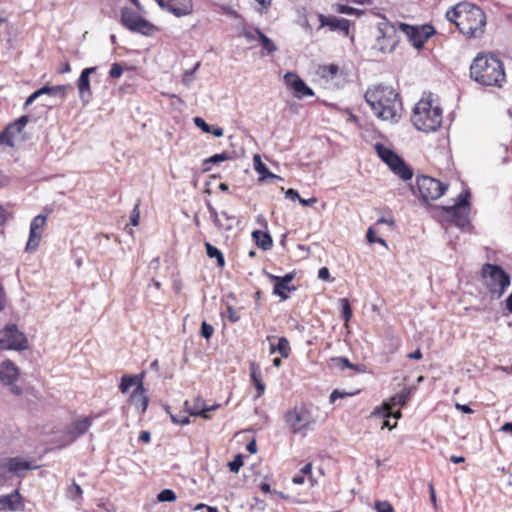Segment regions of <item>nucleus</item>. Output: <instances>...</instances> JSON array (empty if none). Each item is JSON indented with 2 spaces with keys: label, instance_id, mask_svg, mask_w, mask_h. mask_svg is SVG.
I'll list each match as a JSON object with an SVG mask.
<instances>
[{
  "label": "nucleus",
  "instance_id": "nucleus-22",
  "mask_svg": "<svg viewBox=\"0 0 512 512\" xmlns=\"http://www.w3.org/2000/svg\"><path fill=\"white\" fill-rule=\"evenodd\" d=\"M318 19L320 22L319 28L327 26L331 31H339L342 32L344 36H349L350 20L336 16H325L323 14H318Z\"/></svg>",
  "mask_w": 512,
  "mask_h": 512
},
{
  "label": "nucleus",
  "instance_id": "nucleus-35",
  "mask_svg": "<svg viewBox=\"0 0 512 512\" xmlns=\"http://www.w3.org/2000/svg\"><path fill=\"white\" fill-rule=\"evenodd\" d=\"M185 407L191 416H200L203 414V410L205 407V401L204 399L197 397L194 401V404L192 407H189L188 401H185Z\"/></svg>",
  "mask_w": 512,
  "mask_h": 512
},
{
  "label": "nucleus",
  "instance_id": "nucleus-40",
  "mask_svg": "<svg viewBox=\"0 0 512 512\" xmlns=\"http://www.w3.org/2000/svg\"><path fill=\"white\" fill-rule=\"evenodd\" d=\"M177 498L175 492L171 489H164L160 491L157 495V500L159 502H173Z\"/></svg>",
  "mask_w": 512,
  "mask_h": 512
},
{
  "label": "nucleus",
  "instance_id": "nucleus-1",
  "mask_svg": "<svg viewBox=\"0 0 512 512\" xmlns=\"http://www.w3.org/2000/svg\"><path fill=\"white\" fill-rule=\"evenodd\" d=\"M364 97L375 116L384 121H397L402 105L394 88L379 84L369 88Z\"/></svg>",
  "mask_w": 512,
  "mask_h": 512
},
{
  "label": "nucleus",
  "instance_id": "nucleus-11",
  "mask_svg": "<svg viewBox=\"0 0 512 512\" xmlns=\"http://www.w3.org/2000/svg\"><path fill=\"white\" fill-rule=\"evenodd\" d=\"M27 348L28 340L15 324L7 325L0 330V349L22 351Z\"/></svg>",
  "mask_w": 512,
  "mask_h": 512
},
{
  "label": "nucleus",
  "instance_id": "nucleus-13",
  "mask_svg": "<svg viewBox=\"0 0 512 512\" xmlns=\"http://www.w3.org/2000/svg\"><path fill=\"white\" fill-rule=\"evenodd\" d=\"M398 29L407 36L409 42L417 49H421L424 43L436 33L434 27L428 24L418 27L399 23Z\"/></svg>",
  "mask_w": 512,
  "mask_h": 512
},
{
  "label": "nucleus",
  "instance_id": "nucleus-52",
  "mask_svg": "<svg viewBox=\"0 0 512 512\" xmlns=\"http://www.w3.org/2000/svg\"><path fill=\"white\" fill-rule=\"evenodd\" d=\"M139 220H140V211H139V203H137L132 212H131V215H130V224L132 226H137L139 224Z\"/></svg>",
  "mask_w": 512,
  "mask_h": 512
},
{
  "label": "nucleus",
  "instance_id": "nucleus-44",
  "mask_svg": "<svg viewBox=\"0 0 512 512\" xmlns=\"http://www.w3.org/2000/svg\"><path fill=\"white\" fill-rule=\"evenodd\" d=\"M28 122H29V116L23 115V116L19 117L18 119H16L11 124L14 126V128L17 130L18 133H21L23 131V129L25 128V126L28 124Z\"/></svg>",
  "mask_w": 512,
  "mask_h": 512
},
{
  "label": "nucleus",
  "instance_id": "nucleus-31",
  "mask_svg": "<svg viewBox=\"0 0 512 512\" xmlns=\"http://www.w3.org/2000/svg\"><path fill=\"white\" fill-rule=\"evenodd\" d=\"M16 134H19L14 126L10 123L7 127L0 133V144L6 145L9 147H13V138Z\"/></svg>",
  "mask_w": 512,
  "mask_h": 512
},
{
  "label": "nucleus",
  "instance_id": "nucleus-47",
  "mask_svg": "<svg viewBox=\"0 0 512 512\" xmlns=\"http://www.w3.org/2000/svg\"><path fill=\"white\" fill-rule=\"evenodd\" d=\"M337 11L341 14H347V15H361L363 12L359 9H356L354 7H350L347 5H338Z\"/></svg>",
  "mask_w": 512,
  "mask_h": 512
},
{
  "label": "nucleus",
  "instance_id": "nucleus-17",
  "mask_svg": "<svg viewBox=\"0 0 512 512\" xmlns=\"http://www.w3.org/2000/svg\"><path fill=\"white\" fill-rule=\"evenodd\" d=\"M157 4L176 17L190 15L193 12L192 0H155Z\"/></svg>",
  "mask_w": 512,
  "mask_h": 512
},
{
  "label": "nucleus",
  "instance_id": "nucleus-64",
  "mask_svg": "<svg viewBox=\"0 0 512 512\" xmlns=\"http://www.w3.org/2000/svg\"><path fill=\"white\" fill-rule=\"evenodd\" d=\"M456 408L465 414H470L473 410L467 404H456Z\"/></svg>",
  "mask_w": 512,
  "mask_h": 512
},
{
  "label": "nucleus",
  "instance_id": "nucleus-5",
  "mask_svg": "<svg viewBox=\"0 0 512 512\" xmlns=\"http://www.w3.org/2000/svg\"><path fill=\"white\" fill-rule=\"evenodd\" d=\"M486 15L478 6L469 4L462 19L457 22L459 32L469 38L480 37L484 33Z\"/></svg>",
  "mask_w": 512,
  "mask_h": 512
},
{
  "label": "nucleus",
  "instance_id": "nucleus-19",
  "mask_svg": "<svg viewBox=\"0 0 512 512\" xmlns=\"http://www.w3.org/2000/svg\"><path fill=\"white\" fill-rule=\"evenodd\" d=\"M269 278L274 282L273 293L280 297L282 301L289 298V293L296 290L295 286L289 283L294 279L293 273H287L284 276H275L268 274Z\"/></svg>",
  "mask_w": 512,
  "mask_h": 512
},
{
  "label": "nucleus",
  "instance_id": "nucleus-48",
  "mask_svg": "<svg viewBox=\"0 0 512 512\" xmlns=\"http://www.w3.org/2000/svg\"><path fill=\"white\" fill-rule=\"evenodd\" d=\"M123 74V67L119 63H113L109 70V76L113 79L120 78Z\"/></svg>",
  "mask_w": 512,
  "mask_h": 512
},
{
  "label": "nucleus",
  "instance_id": "nucleus-4",
  "mask_svg": "<svg viewBox=\"0 0 512 512\" xmlns=\"http://www.w3.org/2000/svg\"><path fill=\"white\" fill-rule=\"evenodd\" d=\"M39 467L33 458H24L22 456L1 458L0 486H4L13 477L23 479L28 471L38 469Z\"/></svg>",
  "mask_w": 512,
  "mask_h": 512
},
{
  "label": "nucleus",
  "instance_id": "nucleus-41",
  "mask_svg": "<svg viewBox=\"0 0 512 512\" xmlns=\"http://www.w3.org/2000/svg\"><path fill=\"white\" fill-rule=\"evenodd\" d=\"M333 361L339 366L341 369L350 368L355 369L358 371H361V369L357 366L352 364L347 358L345 357H336L333 358Z\"/></svg>",
  "mask_w": 512,
  "mask_h": 512
},
{
  "label": "nucleus",
  "instance_id": "nucleus-25",
  "mask_svg": "<svg viewBox=\"0 0 512 512\" xmlns=\"http://www.w3.org/2000/svg\"><path fill=\"white\" fill-rule=\"evenodd\" d=\"M68 89H69V85H56V86L44 85L43 87L37 89V91L40 96L48 95L50 97L59 98L60 100H64L66 98Z\"/></svg>",
  "mask_w": 512,
  "mask_h": 512
},
{
  "label": "nucleus",
  "instance_id": "nucleus-34",
  "mask_svg": "<svg viewBox=\"0 0 512 512\" xmlns=\"http://www.w3.org/2000/svg\"><path fill=\"white\" fill-rule=\"evenodd\" d=\"M255 33L261 43L262 49L266 51L268 54H271L277 50L274 42L268 38L264 33H262L259 29H255Z\"/></svg>",
  "mask_w": 512,
  "mask_h": 512
},
{
  "label": "nucleus",
  "instance_id": "nucleus-18",
  "mask_svg": "<svg viewBox=\"0 0 512 512\" xmlns=\"http://www.w3.org/2000/svg\"><path fill=\"white\" fill-rule=\"evenodd\" d=\"M284 82L288 88L294 91L297 98L302 99L304 97H311L314 95V91L309 87L303 79L293 72H287L284 75Z\"/></svg>",
  "mask_w": 512,
  "mask_h": 512
},
{
  "label": "nucleus",
  "instance_id": "nucleus-61",
  "mask_svg": "<svg viewBox=\"0 0 512 512\" xmlns=\"http://www.w3.org/2000/svg\"><path fill=\"white\" fill-rule=\"evenodd\" d=\"M300 473L305 477L306 475L309 476V478L311 479V473H312V464L311 463H307L306 465H304L301 470H300Z\"/></svg>",
  "mask_w": 512,
  "mask_h": 512
},
{
  "label": "nucleus",
  "instance_id": "nucleus-42",
  "mask_svg": "<svg viewBox=\"0 0 512 512\" xmlns=\"http://www.w3.org/2000/svg\"><path fill=\"white\" fill-rule=\"evenodd\" d=\"M214 333V328L212 325L208 324L206 321H203L200 328V334L203 338L209 340Z\"/></svg>",
  "mask_w": 512,
  "mask_h": 512
},
{
  "label": "nucleus",
  "instance_id": "nucleus-6",
  "mask_svg": "<svg viewBox=\"0 0 512 512\" xmlns=\"http://www.w3.org/2000/svg\"><path fill=\"white\" fill-rule=\"evenodd\" d=\"M483 277L486 279V285L489 291L501 297L509 287L511 278L504 269L497 264L486 263L482 267Z\"/></svg>",
  "mask_w": 512,
  "mask_h": 512
},
{
  "label": "nucleus",
  "instance_id": "nucleus-27",
  "mask_svg": "<svg viewBox=\"0 0 512 512\" xmlns=\"http://www.w3.org/2000/svg\"><path fill=\"white\" fill-rule=\"evenodd\" d=\"M395 406H392L389 402H384L382 406L375 407L373 411V415H382L384 418H390L393 417L395 419H399L402 416V413L400 410L393 411V408Z\"/></svg>",
  "mask_w": 512,
  "mask_h": 512
},
{
  "label": "nucleus",
  "instance_id": "nucleus-46",
  "mask_svg": "<svg viewBox=\"0 0 512 512\" xmlns=\"http://www.w3.org/2000/svg\"><path fill=\"white\" fill-rule=\"evenodd\" d=\"M231 323H237L240 320L239 312L234 309L231 305L227 306V312L224 315Z\"/></svg>",
  "mask_w": 512,
  "mask_h": 512
},
{
  "label": "nucleus",
  "instance_id": "nucleus-32",
  "mask_svg": "<svg viewBox=\"0 0 512 512\" xmlns=\"http://www.w3.org/2000/svg\"><path fill=\"white\" fill-rule=\"evenodd\" d=\"M204 246L206 249L207 256L211 259H213V258L216 259L217 265L219 267H224L225 258H224L223 253L217 247H215L214 245H212L209 242H205Z\"/></svg>",
  "mask_w": 512,
  "mask_h": 512
},
{
  "label": "nucleus",
  "instance_id": "nucleus-14",
  "mask_svg": "<svg viewBox=\"0 0 512 512\" xmlns=\"http://www.w3.org/2000/svg\"><path fill=\"white\" fill-rule=\"evenodd\" d=\"M143 376L144 373L138 375H123L119 389L122 393H126L132 386H136L135 390L131 394V398L136 400L140 397L142 411H145L148 407V397L144 395L145 389L143 386Z\"/></svg>",
  "mask_w": 512,
  "mask_h": 512
},
{
  "label": "nucleus",
  "instance_id": "nucleus-23",
  "mask_svg": "<svg viewBox=\"0 0 512 512\" xmlns=\"http://www.w3.org/2000/svg\"><path fill=\"white\" fill-rule=\"evenodd\" d=\"M24 509L22 496L19 489H15L12 493L0 496V511H20Z\"/></svg>",
  "mask_w": 512,
  "mask_h": 512
},
{
  "label": "nucleus",
  "instance_id": "nucleus-39",
  "mask_svg": "<svg viewBox=\"0 0 512 512\" xmlns=\"http://www.w3.org/2000/svg\"><path fill=\"white\" fill-rule=\"evenodd\" d=\"M342 318L345 322H348L352 317V309L350 302L347 298L340 299Z\"/></svg>",
  "mask_w": 512,
  "mask_h": 512
},
{
  "label": "nucleus",
  "instance_id": "nucleus-7",
  "mask_svg": "<svg viewBox=\"0 0 512 512\" xmlns=\"http://www.w3.org/2000/svg\"><path fill=\"white\" fill-rule=\"evenodd\" d=\"M120 22L129 31L139 33L144 36H150L153 31L156 30L154 24L128 7L121 9Z\"/></svg>",
  "mask_w": 512,
  "mask_h": 512
},
{
  "label": "nucleus",
  "instance_id": "nucleus-51",
  "mask_svg": "<svg viewBox=\"0 0 512 512\" xmlns=\"http://www.w3.org/2000/svg\"><path fill=\"white\" fill-rule=\"evenodd\" d=\"M367 240L369 243H380L384 246H386V241L383 238H377L374 234V230L372 227H369L366 234Z\"/></svg>",
  "mask_w": 512,
  "mask_h": 512
},
{
  "label": "nucleus",
  "instance_id": "nucleus-2",
  "mask_svg": "<svg viewBox=\"0 0 512 512\" xmlns=\"http://www.w3.org/2000/svg\"><path fill=\"white\" fill-rule=\"evenodd\" d=\"M470 77L483 86L501 87L505 81L503 63L492 54H478L470 66Z\"/></svg>",
  "mask_w": 512,
  "mask_h": 512
},
{
  "label": "nucleus",
  "instance_id": "nucleus-57",
  "mask_svg": "<svg viewBox=\"0 0 512 512\" xmlns=\"http://www.w3.org/2000/svg\"><path fill=\"white\" fill-rule=\"evenodd\" d=\"M206 206H207L211 220L215 221V220L219 219V213L217 212L215 207L209 201L206 202Z\"/></svg>",
  "mask_w": 512,
  "mask_h": 512
},
{
  "label": "nucleus",
  "instance_id": "nucleus-63",
  "mask_svg": "<svg viewBox=\"0 0 512 512\" xmlns=\"http://www.w3.org/2000/svg\"><path fill=\"white\" fill-rule=\"evenodd\" d=\"M221 215L225 218L226 223H235L236 217L229 214L226 210L221 211Z\"/></svg>",
  "mask_w": 512,
  "mask_h": 512
},
{
  "label": "nucleus",
  "instance_id": "nucleus-29",
  "mask_svg": "<svg viewBox=\"0 0 512 512\" xmlns=\"http://www.w3.org/2000/svg\"><path fill=\"white\" fill-rule=\"evenodd\" d=\"M250 377L257 389V397H260L264 393L266 387L261 379V370L254 363L250 366Z\"/></svg>",
  "mask_w": 512,
  "mask_h": 512
},
{
  "label": "nucleus",
  "instance_id": "nucleus-38",
  "mask_svg": "<svg viewBox=\"0 0 512 512\" xmlns=\"http://www.w3.org/2000/svg\"><path fill=\"white\" fill-rule=\"evenodd\" d=\"M67 497L71 500H78L82 497V488L76 483L73 482L67 489Z\"/></svg>",
  "mask_w": 512,
  "mask_h": 512
},
{
  "label": "nucleus",
  "instance_id": "nucleus-36",
  "mask_svg": "<svg viewBox=\"0 0 512 512\" xmlns=\"http://www.w3.org/2000/svg\"><path fill=\"white\" fill-rule=\"evenodd\" d=\"M290 344L289 341L285 337H281L278 340V344L275 347L274 345H271L270 352L274 353L275 351H278L282 357L287 358L290 353Z\"/></svg>",
  "mask_w": 512,
  "mask_h": 512
},
{
  "label": "nucleus",
  "instance_id": "nucleus-56",
  "mask_svg": "<svg viewBox=\"0 0 512 512\" xmlns=\"http://www.w3.org/2000/svg\"><path fill=\"white\" fill-rule=\"evenodd\" d=\"M318 278L323 281H330V272L327 267H321L318 270Z\"/></svg>",
  "mask_w": 512,
  "mask_h": 512
},
{
  "label": "nucleus",
  "instance_id": "nucleus-26",
  "mask_svg": "<svg viewBox=\"0 0 512 512\" xmlns=\"http://www.w3.org/2000/svg\"><path fill=\"white\" fill-rule=\"evenodd\" d=\"M252 238L256 245L264 251L270 250L273 246V240L268 232L255 230L252 232Z\"/></svg>",
  "mask_w": 512,
  "mask_h": 512
},
{
  "label": "nucleus",
  "instance_id": "nucleus-53",
  "mask_svg": "<svg viewBox=\"0 0 512 512\" xmlns=\"http://www.w3.org/2000/svg\"><path fill=\"white\" fill-rule=\"evenodd\" d=\"M213 224L219 231H231L233 229V223H223L220 219L213 221Z\"/></svg>",
  "mask_w": 512,
  "mask_h": 512
},
{
  "label": "nucleus",
  "instance_id": "nucleus-54",
  "mask_svg": "<svg viewBox=\"0 0 512 512\" xmlns=\"http://www.w3.org/2000/svg\"><path fill=\"white\" fill-rule=\"evenodd\" d=\"M339 71V67L336 64H329L323 67V72L325 75H329L334 77Z\"/></svg>",
  "mask_w": 512,
  "mask_h": 512
},
{
  "label": "nucleus",
  "instance_id": "nucleus-50",
  "mask_svg": "<svg viewBox=\"0 0 512 512\" xmlns=\"http://www.w3.org/2000/svg\"><path fill=\"white\" fill-rule=\"evenodd\" d=\"M193 122L195 126L201 129L204 133H210L211 125L207 124L203 118L195 117L193 119Z\"/></svg>",
  "mask_w": 512,
  "mask_h": 512
},
{
  "label": "nucleus",
  "instance_id": "nucleus-12",
  "mask_svg": "<svg viewBox=\"0 0 512 512\" xmlns=\"http://www.w3.org/2000/svg\"><path fill=\"white\" fill-rule=\"evenodd\" d=\"M420 197L424 201L436 200L447 190V185L430 176L421 175L416 179Z\"/></svg>",
  "mask_w": 512,
  "mask_h": 512
},
{
  "label": "nucleus",
  "instance_id": "nucleus-60",
  "mask_svg": "<svg viewBox=\"0 0 512 512\" xmlns=\"http://www.w3.org/2000/svg\"><path fill=\"white\" fill-rule=\"evenodd\" d=\"M218 407H219L218 404H214V405H210V406L205 404L203 414L201 415V417L204 419H209L210 417H209L208 413L216 410Z\"/></svg>",
  "mask_w": 512,
  "mask_h": 512
},
{
  "label": "nucleus",
  "instance_id": "nucleus-9",
  "mask_svg": "<svg viewBox=\"0 0 512 512\" xmlns=\"http://www.w3.org/2000/svg\"><path fill=\"white\" fill-rule=\"evenodd\" d=\"M375 150L383 162L403 180H410L413 177V170L394 151L380 143L375 145Z\"/></svg>",
  "mask_w": 512,
  "mask_h": 512
},
{
  "label": "nucleus",
  "instance_id": "nucleus-30",
  "mask_svg": "<svg viewBox=\"0 0 512 512\" xmlns=\"http://www.w3.org/2000/svg\"><path fill=\"white\" fill-rule=\"evenodd\" d=\"M254 168L261 176L260 179L264 180L267 178L282 180V178L276 174H273L269 171L268 167L261 161V158L259 155L254 156Z\"/></svg>",
  "mask_w": 512,
  "mask_h": 512
},
{
  "label": "nucleus",
  "instance_id": "nucleus-37",
  "mask_svg": "<svg viewBox=\"0 0 512 512\" xmlns=\"http://www.w3.org/2000/svg\"><path fill=\"white\" fill-rule=\"evenodd\" d=\"M228 159H230V156L226 152L214 154L211 157L204 160V163H203L204 171H208L210 169L208 167V164H217V163L226 161Z\"/></svg>",
  "mask_w": 512,
  "mask_h": 512
},
{
  "label": "nucleus",
  "instance_id": "nucleus-62",
  "mask_svg": "<svg viewBox=\"0 0 512 512\" xmlns=\"http://www.w3.org/2000/svg\"><path fill=\"white\" fill-rule=\"evenodd\" d=\"M210 133L213 134L215 137H222L224 134V130L219 126H211Z\"/></svg>",
  "mask_w": 512,
  "mask_h": 512
},
{
  "label": "nucleus",
  "instance_id": "nucleus-8",
  "mask_svg": "<svg viewBox=\"0 0 512 512\" xmlns=\"http://www.w3.org/2000/svg\"><path fill=\"white\" fill-rule=\"evenodd\" d=\"M378 36L372 50L381 54L391 53L394 51L397 43V28L395 24L385 20L378 24Z\"/></svg>",
  "mask_w": 512,
  "mask_h": 512
},
{
  "label": "nucleus",
  "instance_id": "nucleus-55",
  "mask_svg": "<svg viewBox=\"0 0 512 512\" xmlns=\"http://www.w3.org/2000/svg\"><path fill=\"white\" fill-rule=\"evenodd\" d=\"M349 395H350L349 393L341 392L338 389H335L330 394L329 400H330L331 403H334L337 399H341V398H344V397L349 396Z\"/></svg>",
  "mask_w": 512,
  "mask_h": 512
},
{
  "label": "nucleus",
  "instance_id": "nucleus-20",
  "mask_svg": "<svg viewBox=\"0 0 512 512\" xmlns=\"http://www.w3.org/2000/svg\"><path fill=\"white\" fill-rule=\"evenodd\" d=\"M46 219L44 215H37L31 221L29 239L26 244L27 251L35 250L39 246Z\"/></svg>",
  "mask_w": 512,
  "mask_h": 512
},
{
  "label": "nucleus",
  "instance_id": "nucleus-45",
  "mask_svg": "<svg viewBox=\"0 0 512 512\" xmlns=\"http://www.w3.org/2000/svg\"><path fill=\"white\" fill-rule=\"evenodd\" d=\"M243 466V458L242 455H237L235 458L228 463V467L231 472L238 473L240 468Z\"/></svg>",
  "mask_w": 512,
  "mask_h": 512
},
{
  "label": "nucleus",
  "instance_id": "nucleus-3",
  "mask_svg": "<svg viewBox=\"0 0 512 512\" xmlns=\"http://www.w3.org/2000/svg\"><path fill=\"white\" fill-rule=\"evenodd\" d=\"M442 118V108L432 93H429L417 102L411 120L417 130L433 132L441 126Z\"/></svg>",
  "mask_w": 512,
  "mask_h": 512
},
{
  "label": "nucleus",
  "instance_id": "nucleus-15",
  "mask_svg": "<svg viewBox=\"0 0 512 512\" xmlns=\"http://www.w3.org/2000/svg\"><path fill=\"white\" fill-rule=\"evenodd\" d=\"M285 420L293 433L308 428L314 421L311 414L304 407H296L285 414Z\"/></svg>",
  "mask_w": 512,
  "mask_h": 512
},
{
  "label": "nucleus",
  "instance_id": "nucleus-43",
  "mask_svg": "<svg viewBox=\"0 0 512 512\" xmlns=\"http://www.w3.org/2000/svg\"><path fill=\"white\" fill-rule=\"evenodd\" d=\"M28 122H29V116L23 115V116L19 117L18 119H16L11 124L14 126V128L17 130L18 133H21L23 131V129L25 128V126L28 124Z\"/></svg>",
  "mask_w": 512,
  "mask_h": 512
},
{
  "label": "nucleus",
  "instance_id": "nucleus-49",
  "mask_svg": "<svg viewBox=\"0 0 512 512\" xmlns=\"http://www.w3.org/2000/svg\"><path fill=\"white\" fill-rule=\"evenodd\" d=\"M375 509L377 512H394L393 506L387 501H377Z\"/></svg>",
  "mask_w": 512,
  "mask_h": 512
},
{
  "label": "nucleus",
  "instance_id": "nucleus-58",
  "mask_svg": "<svg viewBox=\"0 0 512 512\" xmlns=\"http://www.w3.org/2000/svg\"><path fill=\"white\" fill-rule=\"evenodd\" d=\"M285 197H286L287 199L292 200V201H296V200H298V201H299V199L301 198V197H300V195H299V193H298V191H297V190H295V189H292V188H289V189L285 192Z\"/></svg>",
  "mask_w": 512,
  "mask_h": 512
},
{
  "label": "nucleus",
  "instance_id": "nucleus-33",
  "mask_svg": "<svg viewBox=\"0 0 512 512\" xmlns=\"http://www.w3.org/2000/svg\"><path fill=\"white\" fill-rule=\"evenodd\" d=\"M411 389L404 387L398 394L392 396L387 402L391 403L392 406H405L410 399Z\"/></svg>",
  "mask_w": 512,
  "mask_h": 512
},
{
  "label": "nucleus",
  "instance_id": "nucleus-24",
  "mask_svg": "<svg viewBox=\"0 0 512 512\" xmlns=\"http://www.w3.org/2000/svg\"><path fill=\"white\" fill-rule=\"evenodd\" d=\"M91 425L92 421L89 417L76 420L69 426L68 434L71 435L73 439H76L84 435Z\"/></svg>",
  "mask_w": 512,
  "mask_h": 512
},
{
  "label": "nucleus",
  "instance_id": "nucleus-16",
  "mask_svg": "<svg viewBox=\"0 0 512 512\" xmlns=\"http://www.w3.org/2000/svg\"><path fill=\"white\" fill-rule=\"evenodd\" d=\"M18 376V368L13 362L6 360L0 364V380L3 384L11 386L10 390L15 395L22 393L21 388L14 384Z\"/></svg>",
  "mask_w": 512,
  "mask_h": 512
},
{
  "label": "nucleus",
  "instance_id": "nucleus-28",
  "mask_svg": "<svg viewBox=\"0 0 512 512\" xmlns=\"http://www.w3.org/2000/svg\"><path fill=\"white\" fill-rule=\"evenodd\" d=\"M467 8H469V3H459L446 12V18L457 25V22L462 19V14L466 13Z\"/></svg>",
  "mask_w": 512,
  "mask_h": 512
},
{
  "label": "nucleus",
  "instance_id": "nucleus-10",
  "mask_svg": "<svg viewBox=\"0 0 512 512\" xmlns=\"http://www.w3.org/2000/svg\"><path fill=\"white\" fill-rule=\"evenodd\" d=\"M470 192L468 190L459 194L457 202L452 206H444L443 210L451 217L452 222L460 227L465 228L470 225L468 218Z\"/></svg>",
  "mask_w": 512,
  "mask_h": 512
},
{
  "label": "nucleus",
  "instance_id": "nucleus-59",
  "mask_svg": "<svg viewBox=\"0 0 512 512\" xmlns=\"http://www.w3.org/2000/svg\"><path fill=\"white\" fill-rule=\"evenodd\" d=\"M40 95L38 91H34L30 96L26 99L23 108L27 109L37 98H39Z\"/></svg>",
  "mask_w": 512,
  "mask_h": 512
},
{
  "label": "nucleus",
  "instance_id": "nucleus-21",
  "mask_svg": "<svg viewBox=\"0 0 512 512\" xmlns=\"http://www.w3.org/2000/svg\"><path fill=\"white\" fill-rule=\"evenodd\" d=\"M97 71V67H88L81 71L79 78L76 81V85L79 91V97L83 103H89L92 97V91L90 86V76Z\"/></svg>",
  "mask_w": 512,
  "mask_h": 512
}]
</instances>
